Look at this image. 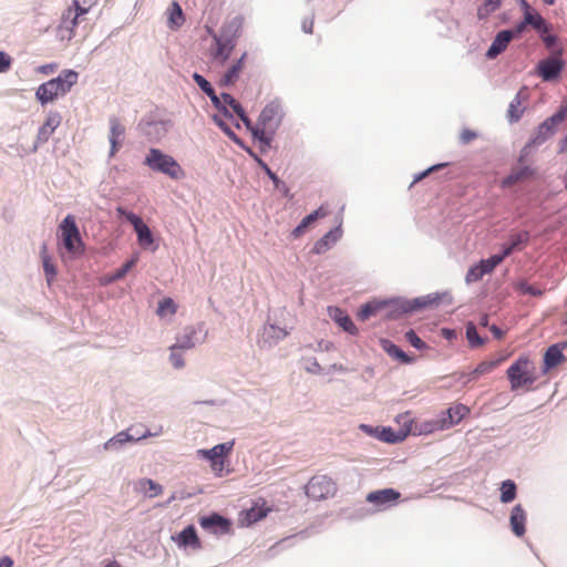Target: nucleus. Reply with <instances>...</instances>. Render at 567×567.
Segmentation results:
<instances>
[{
	"instance_id": "obj_1",
	"label": "nucleus",
	"mask_w": 567,
	"mask_h": 567,
	"mask_svg": "<svg viewBox=\"0 0 567 567\" xmlns=\"http://www.w3.org/2000/svg\"><path fill=\"white\" fill-rule=\"evenodd\" d=\"M78 80L79 73L76 71L64 70L58 78L42 83L38 87L35 96L43 105L51 103L70 92L72 86L78 83Z\"/></svg>"
},
{
	"instance_id": "obj_2",
	"label": "nucleus",
	"mask_w": 567,
	"mask_h": 567,
	"mask_svg": "<svg viewBox=\"0 0 567 567\" xmlns=\"http://www.w3.org/2000/svg\"><path fill=\"white\" fill-rule=\"evenodd\" d=\"M282 118V110L279 103L270 102L261 111L259 118L252 128V135L261 143L269 145L276 130Z\"/></svg>"
},
{
	"instance_id": "obj_3",
	"label": "nucleus",
	"mask_w": 567,
	"mask_h": 567,
	"mask_svg": "<svg viewBox=\"0 0 567 567\" xmlns=\"http://www.w3.org/2000/svg\"><path fill=\"white\" fill-rule=\"evenodd\" d=\"M511 390L530 388L537 380V370L533 360L527 355H520L506 371Z\"/></svg>"
},
{
	"instance_id": "obj_4",
	"label": "nucleus",
	"mask_w": 567,
	"mask_h": 567,
	"mask_svg": "<svg viewBox=\"0 0 567 567\" xmlns=\"http://www.w3.org/2000/svg\"><path fill=\"white\" fill-rule=\"evenodd\" d=\"M58 238L70 257L84 254L85 246L73 215H68L58 227Z\"/></svg>"
},
{
	"instance_id": "obj_5",
	"label": "nucleus",
	"mask_w": 567,
	"mask_h": 567,
	"mask_svg": "<svg viewBox=\"0 0 567 567\" xmlns=\"http://www.w3.org/2000/svg\"><path fill=\"white\" fill-rule=\"evenodd\" d=\"M144 164L151 169L163 173L173 179H182L185 177V172L177 161L158 148L150 150Z\"/></svg>"
},
{
	"instance_id": "obj_6",
	"label": "nucleus",
	"mask_w": 567,
	"mask_h": 567,
	"mask_svg": "<svg viewBox=\"0 0 567 567\" xmlns=\"http://www.w3.org/2000/svg\"><path fill=\"white\" fill-rule=\"evenodd\" d=\"M234 444V441L220 443L209 450H198L196 454L198 457L207 460L210 463V468L216 476L223 477L229 473V471L225 470V466L227 457L233 452Z\"/></svg>"
},
{
	"instance_id": "obj_7",
	"label": "nucleus",
	"mask_w": 567,
	"mask_h": 567,
	"mask_svg": "<svg viewBox=\"0 0 567 567\" xmlns=\"http://www.w3.org/2000/svg\"><path fill=\"white\" fill-rule=\"evenodd\" d=\"M206 30L213 38V43L208 50L209 56L212 60L220 64H225L236 47L234 39H227L226 37L218 35L212 27H206Z\"/></svg>"
},
{
	"instance_id": "obj_8",
	"label": "nucleus",
	"mask_w": 567,
	"mask_h": 567,
	"mask_svg": "<svg viewBox=\"0 0 567 567\" xmlns=\"http://www.w3.org/2000/svg\"><path fill=\"white\" fill-rule=\"evenodd\" d=\"M337 492V484L326 475L313 476L306 485V494L315 501L332 497Z\"/></svg>"
},
{
	"instance_id": "obj_9",
	"label": "nucleus",
	"mask_w": 567,
	"mask_h": 567,
	"mask_svg": "<svg viewBox=\"0 0 567 567\" xmlns=\"http://www.w3.org/2000/svg\"><path fill=\"white\" fill-rule=\"evenodd\" d=\"M116 214L121 217H125L126 220H128L133 225L134 230L136 231V235H137L138 244L143 248H147L153 244L154 240H153L152 231L148 228V226L146 224H144V221L142 220V218L140 216L135 215L132 212H127L122 206L116 207Z\"/></svg>"
},
{
	"instance_id": "obj_10",
	"label": "nucleus",
	"mask_w": 567,
	"mask_h": 567,
	"mask_svg": "<svg viewBox=\"0 0 567 567\" xmlns=\"http://www.w3.org/2000/svg\"><path fill=\"white\" fill-rule=\"evenodd\" d=\"M561 53L551 55L538 62L536 66V73L543 79V81H556L560 76L561 71L565 68V62L560 58Z\"/></svg>"
},
{
	"instance_id": "obj_11",
	"label": "nucleus",
	"mask_w": 567,
	"mask_h": 567,
	"mask_svg": "<svg viewBox=\"0 0 567 567\" xmlns=\"http://www.w3.org/2000/svg\"><path fill=\"white\" fill-rule=\"evenodd\" d=\"M61 124V116L59 113H50L42 126L39 128L33 148L37 150L39 145L49 141L51 135Z\"/></svg>"
},
{
	"instance_id": "obj_12",
	"label": "nucleus",
	"mask_w": 567,
	"mask_h": 567,
	"mask_svg": "<svg viewBox=\"0 0 567 567\" xmlns=\"http://www.w3.org/2000/svg\"><path fill=\"white\" fill-rule=\"evenodd\" d=\"M124 134H125V126L121 123V121L117 117L112 116L110 118V136H109L110 144H111L110 156H114L118 152L120 147L122 146V140H123Z\"/></svg>"
},
{
	"instance_id": "obj_13",
	"label": "nucleus",
	"mask_w": 567,
	"mask_h": 567,
	"mask_svg": "<svg viewBox=\"0 0 567 567\" xmlns=\"http://www.w3.org/2000/svg\"><path fill=\"white\" fill-rule=\"evenodd\" d=\"M401 494L393 488H384L371 492L367 495V501L378 507H384L388 504L395 503Z\"/></svg>"
},
{
	"instance_id": "obj_14",
	"label": "nucleus",
	"mask_w": 567,
	"mask_h": 567,
	"mask_svg": "<svg viewBox=\"0 0 567 567\" xmlns=\"http://www.w3.org/2000/svg\"><path fill=\"white\" fill-rule=\"evenodd\" d=\"M247 56H248V53L244 52L241 54V56L238 60H236L225 71V73L223 74V76L220 78V81H219L220 85L228 86V85L235 84L238 81L240 74L244 71Z\"/></svg>"
},
{
	"instance_id": "obj_15",
	"label": "nucleus",
	"mask_w": 567,
	"mask_h": 567,
	"mask_svg": "<svg viewBox=\"0 0 567 567\" xmlns=\"http://www.w3.org/2000/svg\"><path fill=\"white\" fill-rule=\"evenodd\" d=\"M514 39V32L511 30H503L498 32L493 40L491 47L486 52V56L488 59H495L502 52H504L509 44V42Z\"/></svg>"
},
{
	"instance_id": "obj_16",
	"label": "nucleus",
	"mask_w": 567,
	"mask_h": 567,
	"mask_svg": "<svg viewBox=\"0 0 567 567\" xmlns=\"http://www.w3.org/2000/svg\"><path fill=\"white\" fill-rule=\"evenodd\" d=\"M522 6L524 8L525 23L532 25L540 34L548 33L550 28L545 21V19L539 13L533 11L525 0H522Z\"/></svg>"
},
{
	"instance_id": "obj_17",
	"label": "nucleus",
	"mask_w": 567,
	"mask_h": 567,
	"mask_svg": "<svg viewBox=\"0 0 567 567\" xmlns=\"http://www.w3.org/2000/svg\"><path fill=\"white\" fill-rule=\"evenodd\" d=\"M199 525L207 530L214 533H228L230 529V523L225 517L214 513L209 516H204L199 519Z\"/></svg>"
},
{
	"instance_id": "obj_18",
	"label": "nucleus",
	"mask_w": 567,
	"mask_h": 567,
	"mask_svg": "<svg viewBox=\"0 0 567 567\" xmlns=\"http://www.w3.org/2000/svg\"><path fill=\"white\" fill-rule=\"evenodd\" d=\"M526 520H527L526 511L523 508V506L520 504L515 505L511 513L509 524H511V528H512L513 533L517 537H522L525 534Z\"/></svg>"
},
{
	"instance_id": "obj_19",
	"label": "nucleus",
	"mask_w": 567,
	"mask_h": 567,
	"mask_svg": "<svg viewBox=\"0 0 567 567\" xmlns=\"http://www.w3.org/2000/svg\"><path fill=\"white\" fill-rule=\"evenodd\" d=\"M329 316L348 333L357 334L358 329L352 322L351 318L340 308L330 307L328 309Z\"/></svg>"
},
{
	"instance_id": "obj_20",
	"label": "nucleus",
	"mask_w": 567,
	"mask_h": 567,
	"mask_svg": "<svg viewBox=\"0 0 567 567\" xmlns=\"http://www.w3.org/2000/svg\"><path fill=\"white\" fill-rule=\"evenodd\" d=\"M534 175V169L529 166H519L512 169L509 175L505 177L501 186L503 188L511 187L519 182L530 178Z\"/></svg>"
},
{
	"instance_id": "obj_21",
	"label": "nucleus",
	"mask_w": 567,
	"mask_h": 567,
	"mask_svg": "<svg viewBox=\"0 0 567 567\" xmlns=\"http://www.w3.org/2000/svg\"><path fill=\"white\" fill-rule=\"evenodd\" d=\"M203 327H186L183 333L177 338V343L175 344L178 349H192L195 347L196 342H198V333L202 332Z\"/></svg>"
},
{
	"instance_id": "obj_22",
	"label": "nucleus",
	"mask_w": 567,
	"mask_h": 567,
	"mask_svg": "<svg viewBox=\"0 0 567 567\" xmlns=\"http://www.w3.org/2000/svg\"><path fill=\"white\" fill-rule=\"evenodd\" d=\"M85 4V0H83V2L81 0H73V6L70 7L63 16V23H66V20L72 14V10L74 9L75 11L74 17L70 20V23L66 25L68 29L73 30L79 24V18L89 12L91 4H87L86 7Z\"/></svg>"
},
{
	"instance_id": "obj_23",
	"label": "nucleus",
	"mask_w": 567,
	"mask_h": 567,
	"mask_svg": "<svg viewBox=\"0 0 567 567\" xmlns=\"http://www.w3.org/2000/svg\"><path fill=\"white\" fill-rule=\"evenodd\" d=\"M470 412V410L463 405L457 404L455 406H451L447 409L443 415L441 416V420L444 421L446 424V429L452 427L453 425L461 422V420Z\"/></svg>"
},
{
	"instance_id": "obj_24",
	"label": "nucleus",
	"mask_w": 567,
	"mask_h": 567,
	"mask_svg": "<svg viewBox=\"0 0 567 567\" xmlns=\"http://www.w3.org/2000/svg\"><path fill=\"white\" fill-rule=\"evenodd\" d=\"M243 24L244 18L240 16L235 17L223 24L220 33L218 35L226 37L227 39H234V42L236 43V40L240 34Z\"/></svg>"
},
{
	"instance_id": "obj_25",
	"label": "nucleus",
	"mask_w": 567,
	"mask_h": 567,
	"mask_svg": "<svg viewBox=\"0 0 567 567\" xmlns=\"http://www.w3.org/2000/svg\"><path fill=\"white\" fill-rule=\"evenodd\" d=\"M328 215V210L320 206L317 210L306 216L301 223L292 230V235L297 238L305 234L306 229L319 218H323Z\"/></svg>"
},
{
	"instance_id": "obj_26",
	"label": "nucleus",
	"mask_w": 567,
	"mask_h": 567,
	"mask_svg": "<svg viewBox=\"0 0 567 567\" xmlns=\"http://www.w3.org/2000/svg\"><path fill=\"white\" fill-rule=\"evenodd\" d=\"M178 545L179 546H190L194 549H199L202 547L200 540L196 534V529L193 525L184 528L178 535Z\"/></svg>"
},
{
	"instance_id": "obj_27",
	"label": "nucleus",
	"mask_w": 567,
	"mask_h": 567,
	"mask_svg": "<svg viewBox=\"0 0 567 567\" xmlns=\"http://www.w3.org/2000/svg\"><path fill=\"white\" fill-rule=\"evenodd\" d=\"M564 360V353L558 346L549 347L544 354V372L546 373L549 369L558 365Z\"/></svg>"
},
{
	"instance_id": "obj_28",
	"label": "nucleus",
	"mask_w": 567,
	"mask_h": 567,
	"mask_svg": "<svg viewBox=\"0 0 567 567\" xmlns=\"http://www.w3.org/2000/svg\"><path fill=\"white\" fill-rule=\"evenodd\" d=\"M185 22L183 10L178 2L174 1L168 9V27L172 30H176L182 27Z\"/></svg>"
},
{
	"instance_id": "obj_29",
	"label": "nucleus",
	"mask_w": 567,
	"mask_h": 567,
	"mask_svg": "<svg viewBox=\"0 0 567 567\" xmlns=\"http://www.w3.org/2000/svg\"><path fill=\"white\" fill-rule=\"evenodd\" d=\"M503 361H504V358L488 360V361H482L472 371L471 380H476L481 375L488 374V373L493 372Z\"/></svg>"
},
{
	"instance_id": "obj_30",
	"label": "nucleus",
	"mask_w": 567,
	"mask_h": 567,
	"mask_svg": "<svg viewBox=\"0 0 567 567\" xmlns=\"http://www.w3.org/2000/svg\"><path fill=\"white\" fill-rule=\"evenodd\" d=\"M340 235H341V233H340L339 228L327 233L321 239H319L315 244V247H313L315 252H317V254L326 252L330 247V241L336 243L339 239Z\"/></svg>"
},
{
	"instance_id": "obj_31",
	"label": "nucleus",
	"mask_w": 567,
	"mask_h": 567,
	"mask_svg": "<svg viewBox=\"0 0 567 567\" xmlns=\"http://www.w3.org/2000/svg\"><path fill=\"white\" fill-rule=\"evenodd\" d=\"M557 125L559 124L556 122H551L550 117L544 121L538 127V133L537 136L534 138V143L540 144L545 142L549 136H551L555 133Z\"/></svg>"
},
{
	"instance_id": "obj_32",
	"label": "nucleus",
	"mask_w": 567,
	"mask_h": 567,
	"mask_svg": "<svg viewBox=\"0 0 567 567\" xmlns=\"http://www.w3.org/2000/svg\"><path fill=\"white\" fill-rule=\"evenodd\" d=\"M140 491L148 497L153 498L163 493V487L151 478H142L138 481Z\"/></svg>"
},
{
	"instance_id": "obj_33",
	"label": "nucleus",
	"mask_w": 567,
	"mask_h": 567,
	"mask_svg": "<svg viewBox=\"0 0 567 567\" xmlns=\"http://www.w3.org/2000/svg\"><path fill=\"white\" fill-rule=\"evenodd\" d=\"M417 430L419 434L427 435L437 431L446 430V424L441 420V417H439L421 422Z\"/></svg>"
},
{
	"instance_id": "obj_34",
	"label": "nucleus",
	"mask_w": 567,
	"mask_h": 567,
	"mask_svg": "<svg viewBox=\"0 0 567 567\" xmlns=\"http://www.w3.org/2000/svg\"><path fill=\"white\" fill-rule=\"evenodd\" d=\"M384 351L392 358L400 360L402 363H410L412 361L411 358L408 357L398 346L391 343L390 341H382Z\"/></svg>"
},
{
	"instance_id": "obj_35",
	"label": "nucleus",
	"mask_w": 567,
	"mask_h": 567,
	"mask_svg": "<svg viewBox=\"0 0 567 567\" xmlns=\"http://www.w3.org/2000/svg\"><path fill=\"white\" fill-rule=\"evenodd\" d=\"M502 1L503 0H485L477 9V18L480 20L486 19L501 7Z\"/></svg>"
},
{
	"instance_id": "obj_36",
	"label": "nucleus",
	"mask_w": 567,
	"mask_h": 567,
	"mask_svg": "<svg viewBox=\"0 0 567 567\" xmlns=\"http://www.w3.org/2000/svg\"><path fill=\"white\" fill-rule=\"evenodd\" d=\"M529 239L527 231H520L511 237V243L504 247V255L509 256L519 245L526 244Z\"/></svg>"
},
{
	"instance_id": "obj_37",
	"label": "nucleus",
	"mask_w": 567,
	"mask_h": 567,
	"mask_svg": "<svg viewBox=\"0 0 567 567\" xmlns=\"http://www.w3.org/2000/svg\"><path fill=\"white\" fill-rule=\"evenodd\" d=\"M515 497L516 484L511 480L503 482L501 487V502L505 504L511 503L515 499Z\"/></svg>"
},
{
	"instance_id": "obj_38",
	"label": "nucleus",
	"mask_w": 567,
	"mask_h": 567,
	"mask_svg": "<svg viewBox=\"0 0 567 567\" xmlns=\"http://www.w3.org/2000/svg\"><path fill=\"white\" fill-rule=\"evenodd\" d=\"M382 307V302H367L360 308V311L358 312V318L362 321H365L372 316H375Z\"/></svg>"
},
{
	"instance_id": "obj_39",
	"label": "nucleus",
	"mask_w": 567,
	"mask_h": 567,
	"mask_svg": "<svg viewBox=\"0 0 567 567\" xmlns=\"http://www.w3.org/2000/svg\"><path fill=\"white\" fill-rule=\"evenodd\" d=\"M176 311H177L176 303L174 302V300L172 298L167 297V298L162 299L158 302L156 313L158 317L163 318L166 315L173 316L176 313Z\"/></svg>"
},
{
	"instance_id": "obj_40",
	"label": "nucleus",
	"mask_w": 567,
	"mask_h": 567,
	"mask_svg": "<svg viewBox=\"0 0 567 567\" xmlns=\"http://www.w3.org/2000/svg\"><path fill=\"white\" fill-rule=\"evenodd\" d=\"M523 114L522 101L519 95H516L509 103L507 115L511 122H516Z\"/></svg>"
},
{
	"instance_id": "obj_41",
	"label": "nucleus",
	"mask_w": 567,
	"mask_h": 567,
	"mask_svg": "<svg viewBox=\"0 0 567 567\" xmlns=\"http://www.w3.org/2000/svg\"><path fill=\"white\" fill-rule=\"evenodd\" d=\"M506 257L507 256L504 255V251H503L501 255H494V256L489 257L488 259L482 260L480 262V266L484 270L485 275L491 274L496 268V266L499 265Z\"/></svg>"
},
{
	"instance_id": "obj_42",
	"label": "nucleus",
	"mask_w": 567,
	"mask_h": 567,
	"mask_svg": "<svg viewBox=\"0 0 567 567\" xmlns=\"http://www.w3.org/2000/svg\"><path fill=\"white\" fill-rule=\"evenodd\" d=\"M221 99H223V102H224L221 111H224V114L226 116L231 117V115L227 111V105L230 106L236 114L243 113V110H244L243 106L230 94L223 93L221 94Z\"/></svg>"
},
{
	"instance_id": "obj_43",
	"label": "nucleus",
	"mask_w": 567,
	"mask_h": 567,
	"mask_svg": "<svg viewBox=\"0 0 567 567\" xmlns=\"http://www.w3.org/2000/svg\"><path fill=\"white\" fill-rule=\"evenodd\" d=\"M42 266L45 274L47 282L48 285H51L58 274L52 258L44 257V259H42Z\"/></svg>"
},
{
	"instance_id": "obj_44",
	"label": "nucleus",
	"mask_w": 567,
	"mask_h": 567,
	"mask_svg": "<svg viewBox=\"0 0 567 567\" xmlns=\"http://www.w3.org/2000/svg\"><path fill=\"white\" fill-rule=\"evenodd\" d=\"M466 338L471 347H480L484 343L483 339L477 333V330L473 323H468L466 327Z\"/></svg>"
},
{
	"instance_id": "obj_45",
	"label": "nucleus",
	"mask_w": 567,
	"mask_h": 567,
	"mask_svg": "<svg viewBox=\"0 0 567 567\" xmlns=\"http://www.w3.org/2000/svg\"><path fill=\"white\" fill-rule=\"evenodd\" d=\"M515 289L520 291L522 293H527V295H530V296H535V297H538V296H542L544 293V291L535 286H532L529 284H527L526 281H519L515 285Z\"/></svg>"
},
{
	"instance_id": "obj_46",
	"label": "nucleus",
	"mask_w": 567,
	"mask_h": 567,
	"mask_svg": "<svg viewBox=\"0 0 567 567\" xmlns=\"http://www.w3.org/2000/svg\"><path fill=\"white\" fill-rule=\"evenodd\" d=\"M215 124L223 130V132L231 138L234 142L239 143V138L234 133V131L227 125V123L218 115H214L213 117Z\"/></svg>"
},
{
	"instance_id": "obj_47",
	"label": "nucleus",
	"mask_w": 567,
	"mask_h": 567,
	"mask_svg": "<svg viewBox=\"0 0 567 567\" xmlns=\"http://www.w3.org/2000/svg\"><path fill=\"white\" fill-rule=\"evenodd\" d=\"M405 337V340L412 346L414 347L415 349H424L426 348V344L424 341L421 340V338H419V336L415 333L414 330H409L405 332L404 334Z\"/></svg>"
},
{
	"instance_id": "obj_48",
	"label": "nucleus",
	"mask_w": 567,
	"mask_h": 567,
	"mask_svg": "<svg viewBox=\"0 0 567 567\" xmlns=\"http://www.w3.org/2000/svg\"><path fill=\"white\" fill-rule=\"evenodd\" d=\"M131 440H133V439H132V437H131L126 432H120V433H118V434H116L114 437H112L111 440H109V441L105 443L104 447H105L106 450H109V449H112L113 446H115V445H117V444H118V445H121V444H123V443H125V442H128V441H131Z\"/></svg>"
},
{
	"instance_id": "obj_49",
	"label": "nucleus",
	"mask_w": 567,
	"mask_h": 567,
	"mask_svg": "<svg viewBox=\"0 0 567 567\" xmlns=\"http://www.w3.org/2000/svg\"><path fill=\"white\" fill-rule=\"evenodd\" d=\"M485 275L484 270L482 269V267L478 265H475L473 267H471L466 274V281L467 282H474V281H478L480 279H482V277Z\"/></svg>"
},
{
	"instance_id": "obj_50",
	"label": "nucleus",
	"mask_w": 567,
	"mask_h": 567,
	"mask_svg": "<svg viewBox=\"0 0 567 567\" xmlns=\"http://www.w3.org/2000/svg\"><path fill=\"white\" fill-rule=\"evenodd\" d=\"M193 79L196 82V84L202 89L203 92H205L207 95L213 94V86L212 84L200 74L194 73Z\"/></svg>"
},
{
	"instance_id": "obj_51",
	"label": "nucleus",
	"mask_w": 567,
	"mask_h": 567,
	"mask_svg": "<svg viewBox=\"0 0 567 567\" xmlns=\"http://www.w3.org/2000/svg\"><path fill=\"white\" fill-rule=\"evenodd\" d=\"M178 347H176L175 344L171 347L169 361L174 368L181 369L185 365V362L183 355L176 351Z\"/></svg>"
},
{
	"instance_id": "obj_52",
	"label": "nucleus",
	"mask_w": 567,
	"mask_h": 567,
	"mask_svg": "<svg viewBox=\"0 0 567 567\" xmlns=\"http://www.w3.org/2000/svg\"><path fill=\"white\" fill-rule=\"evenodd\" d=\"M567 116V102L564 100L559 110L550 116L551 122L560 124Z\"/></svg>"
},
{
	"instance_id": "obj_53",
	"label": "nucleus",
	"mask_w": 567,
	"mask_h": 567,
	"mask_svg": "<svg viewBox=\"0 0 567 567\" xmlns=\"http://www.w3.org/2000/svg\"><path fill=\"white\" fill-rule=\"evenodd\" d=\"M567 116V102L564 100L559 110L550 116L551 122L560 124Z\"/></svg>"
},
{
	"instance_id": "obj_54",
	"label": "nucleus",
	"mask_w": 567,
	"mask_h": 567,
	"mask_svg": "<svg viewBox=\"0 0 567 567\" xmlns=\"http://www.w3.org/2000/svg\"><path fill=\"white\" fill-rule=\"evenodd\" d=\"M135 262V259L126 261L120 269L116 270V272L113 276V280L122 279L132 269Z\"/></svg>"
},
{
	"instance_id": "obj_55",
	"label": "nucleus",
	"mask_w": 567,
	"mask_h": 567,
	"mask_svg": "<svg viewBox=\"0 0 567 567\" xmlns=\"http://www.w3.org/2000/svg\"><path fill=\"white\" fill-rule=\"evenodd\" d=\"M11 64H12V58L8 53L0 51V73H4V72L9 71L11 68Z\"/></svg>"
},
{
	"instance_id": "obj_56",
	"label": "nucleus",
	"mask_w": 567,
	"mask_h": 567,
	"mask_svg": "<svg viewBox=\"0 0 567 567\" xmlns=\"http://www.w3.org/2000/svg\"><path fill=\"white\" fill-rule=\"evenodd\" d=\"M266 516V511L259 507H254L247 512L249 522H257Z\"/></svg>"
},
{
	"instance_id": "obj_57",
	"label": "nucleus",
	"mask_w": 567,
	"mask_h": 567,
	"mask_svg": "<svg viewBox=\"0 0 567 567\" xmlns=\"http://www.w3.org/2000/svg\"><path fill=\"white\" fill-rule=\"evenodd\" d=\"M477 137V134L471 130H463L460 133V140L463 144H468Z\"/></svg>"
},
{
	"instance_id": "obj_58",
	"label": "nucleus",
	"mask_w": 567,
	"mask_h": 567,
	"mask_svg": "<svg viewBox=\"0 0 567 567\" xmlns=\"http://www.w3.org/2000/svg\"><path fill=\"white\" fill-rule=\"evenodd\" d=\"M380 437L382 441L388 442V443H394L398 441V436L392 431V429H383Z\"/></svg>"
},
{
	"instance_id": "obj_59",
	"label": "nucleus",
	"mask_w": 567,
	"mask_h": 567,
	"mask_svg": "<svg viewBox=\"0 0 567 567\" xmlns=\"http://www.w3.org/2000/svg\"><path fill=\"white\" fill-rule=\"evenodd\" d=\"M56 69H58L56 63H49V64L39 66L37 71L41 74L49 75V74L54 73L56 71Z\"/></svg>"
},
{
	"instance_id": "obj_60",
	"label": "nucleus",
	"mask_w": 567,
	"mask_h": 567,
	"mask_svg": "<svg viewBox=\"0 0 567 567\" xmlns=\"http://www.w3.org/2000/svg\"><path fill=\"white\" fill-rule=\"evenodd\" d=\"M269 331L272 336H276L277 338H281V337H286L287 336V331H285L284 329L277 327V326H274V324H270L269 326Z\"/></svg>"
},
{
	"instance_id": "obj_61",
	"label": "nucleus",
	"mask_w": 567,
	"mask_h": 567,
	"mask_svg": "<svg viewBox=\"0 0 567 567\" xmlns=\"http://www.w3.org/2000/svg\"><path fill=\"white\" fill-rule=\"evenodd\" d=\"M213 102V104L218 109V110H223V99H221V95L220 96H217L216 93H215V90L213 91V94L212 95H208Z\"/></svg>"
},
{
	"instance_id": "obj_62",
	"label": "nucleus",
	"mask_w": 567,
	"mask_h": 567,
	"mask_svg": "<svg viewBox=\"0 0 567 567\" xmlns=\"http://www.w3.org/2000/svg\"><path fill=\"white\" fill-rule=\"evenodd\" d=\"M240 120L244 122V124L246 125V127L248 130H250L252 132V128L255 127V125H252L251 121L248 118V116L245 114V111L243 110V113H238L237 114Z\"/></svg>"
},
{
	"instance_id": "obj_63",
	"label": "nucleus",
	"mask_w": 567,
	"mask_h": 567,
	"mask_svg": "<svg viewBox=\"0 0 567 567\" xmlns=\"http://www.w3.org/2000/svg\"><path fill=\"white\" fill-rule=\"evenodd\" d=\"M557 38L551 34L544 35L543 34V41L547 48H551L556 43Z\"/></svg>"
},
{
	"instance_id": "obj_64",
	"label": "nucleus",
	"mask_w": 567,
	"mask_h": 567,
	"mask_svg": "<svg viewBox=\"0 0 567 567\" xmlns=\"http://www.w3.org/2000/svg\"><path fill=\"white\" fill-rule=\"evenodd\" d=\"M0 567H13V560L9 556H3L0 559Z\"/></svg>"
}]
</instances>
